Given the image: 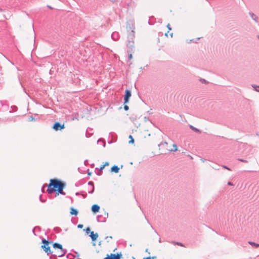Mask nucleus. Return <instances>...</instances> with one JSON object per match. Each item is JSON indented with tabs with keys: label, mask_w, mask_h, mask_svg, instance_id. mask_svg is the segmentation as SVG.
<instances>
[{
	"label": "nucleus",
	"mask_w": 259,
	"mask_h": 259,
	"mask_svg": "<svg viewBox=\"0 0 259 259\" xmlns=\"http://www.w3.org/2000/svg\"><path fill=\"white\" fill-rule=\"evenodd\" d=\"M65 186V183L58 179H51L50 180V183L48 185L47 192L51 194L55 191H57V195H58L59 194L65 195V193L63 191V189Z\"/></svg>",
	"instance_id": "f257e3e1"
},
{
	"label": "nucleus",
	"mask_w": 259,
	"mask_h": 259,
	"mask_svg": "<svg viewBox=\"0 0 259 259\" xmlns=\"http://www.w3.org/2000/svg\"><path fill=\"white\" fill-rule=\"evenodd\" d=\"M42 242L43 244L41 246V247L44 249L45 252L47 253V254L53 252L51 251L50 246L49 245L50 244H52V242L46 240V239H43L42 240Z\"/></svg>",
	"instance_id": "f03ea898"
},
{
	"label": "nucleus",
	"mask_w": 259,
	"mask_h": 259,
	"mask_svg": "<svg viewBox=\"0 0 259 259\" xmlns=\"http://www.w3.org/2000/svg\"><path fill=\"white\" fill-rule=\"evenodd\" d=\"M122 253L121 252L115 253H110V254H107L106 257L104 259H121L122 257Z\"/></svg>",
	"instance_id": "7ed1b4c3"
},
{
	"label": "nucleus",
	"mask_w": 259,
	"mask_h": 259,
	"mask_svg": "<svg viewBox=\"0 0 259 259\" xmlns=\"http://www.w3.org/2000/svg\"><path fill=\"white\" fill-rule=\"evenodd\" d=\"M53 128L56 131L64 128V124H61L59 122H55Z\"/></svg>",
	"instance_id": "20e7f679"
},
{
	"label": "nucleus",
	"mask_w": 259,
	"mask_h": 259,
	"mask_svg": "<svg viewBox=\"0 0 259 259\" xmlns=\"http://www.w3.org/2000/svg\"><path fill=\"white\" fill-rule=\"evenodd\" d=\"M131 96V92L129 90L125 91V94L124 97V103H126L128 102L129 99Z\"/></svg>",
	"instance_id": "39448f33"
},
{
	"label": "nucleus",
	"mask_w": 259,
	"mask_h": 259,
	"mask_svg": "<svg viewBox=\"0 0 259 259\" xmlns=\"http://www.w3.org/2000/svg\"><path fill=\"white\" fill-rule=\"evenodd\" d=\"M65 250L63 248L62 249H58L56 252V255L58 256H62L65 254Z\"/></svg>",
	"instance_id": "423d86ee"
},
{
	"label": "nucleus",
	"mask_w": 259,
	"mask_h": 259,
	"mask_svg": "<svg viewBox=\"0 0 259 259\" xmlns=\"http://www.w3.org/2000/svg\"><path fill=\"white\" fill-rule=\"evenodd\" d=\"M100 210V206L97 204H94L92 206V210L94 213L98 212Z\"/></svg>",
	"instance_id": "0eeeda50"
},
{
	"label": "nucleus",
	"mask_w": 259,
	"mask_h": 259,
	"mask_svg": "<svg viewBox=\"0 0 259 259\" xmlns=\"http://www.w3.org/2000/svg\"><path fill=\"white\" fill-rule=\"evenodd\" d=\"M90 233V237H91L92 240H96L98 237V234L97 233H94L93 231L91 232Z\"/></svg>",
	"instance_id": "6e6552de"
},
{
	"label": "nucleus",
	"mask_w": 259,
	"mask_h": 259,
	"mask_svg": "<svg viewBox=\"0 0 259 259\" xmlns=\"http://www.w3.org/2000/svg\"><path fill=\"white\" fill-rule=\"evenodd\" d=\"M119 170V167H118L117 165H114L111 168V171L115 173H118Z\"/></svg>",
	"instance_id": "1a4fd4ad"
},
{
	"label": "nucleus",
	"mask_w": 259,
	"mask_h": 259,
	"mask_svg": "<svg viewBox=\"0 0 259 259\" xmlns=\"http://www.w3.org/2000/svg\"><path fill=\"white\" fill-rule=\"evenodd\" d=\"M53 246L55 249H63L62 245L60 244L57 243H55L53 244Z\"/></svg>",
	"instance_id": "9d476101"
},
{
	"label": "nucleus",
	"mask_w": 259,
	"mask_h": 259,
	"mask_svg": "<svg viewBox=\"0 0 259 259\" xmlns=\"http://www.w3.org/2000/svg\"><path fill=\"white\" fill-rule=\"evenodd\" d=\"M70 213L72 215H77L78 214V212L75 209H74L73 207H71L70 209Z\"/></svg>",
	"instance_id": "9b49d317"
},
{
	"label": "nucleus",
	"mask_w": 259,
	"mask_h": 259,
	"mask_svg": "<svg viewBox=\"0 0 259 259\" xmlns=\"http://www.w3.org/2000/svg\"><path fill=\"white\" fill-rule=\"evenodd\" d=\"M190 127L194 131L196 132H198V133H200V131L198 129V128H196L195 127H194L193 125H190Z\"/></svg>",
	"instance_id": "f8f14e48"
},
{
	"label": "nucleus",
	"mask_w": 259,
	"mask_h": 259,
	"mask_svg": "<svg viewBox=\"0 0 259 259\" xmlns=\"http://www.w3.org/2000/svg\"><path fill=\"white\" fill-rule=\"evenodd\" d=\"M248 243L251 245L254 246L255 247H259V244H256V243H255L254 242H251V241L248 242Z\"/></svg>",
	"instance_id": "ddd939ff"
},
{
	"label": "nucleus",
	"mask_w": 259,
	"mask_h": 259,
	"mask_svg": "<svg viewBox=\"0 0 259 259\" xmlns=\"http://www.w3.org/2000/svg\"><path fill=\"white\" fill-rule=\"evenodd\" d=\"M129 138L130 139V140L129 141V143H132V144L134 143V140L131 135H130L129 136Z\"/></svg>",
	"instance_id": "4468645a"
},
{
	"label": "nucleus",
	"mask_w": 259,
	"mask_h": 259,
	"mask_svg": "<svg viewBox=\"0 0 259 259\" xmlns=\"http://www.w3.org/2000/svg\"><path fill=\"white\" fill-rule=\"evenodd\" d=\"M174 149H172L171 151H176L178 150L177 146L176 144L173 145Z\"/></svg>",
	"instance_id": "2eb2a0df"
},
{
	"label": "nucleus",
	"mask_w": 259,
	"mask_h": 259,
	"mask_svg": "<svg viewBox=\"0 0 259 259\" xmlns=\"http://www.w3.org/2000/svg\"><path fill=\"white\" fill-rule=\"evenodd\" d=\"M156 256L144 257V259H156Z\"/></svg>",
	"instance_id": "dca6fc26"
},
{
	"label": "nucleus",
	"mask_w": 259,
	"mask_h": 259,
	"mask_svg": "<svg viewBox=\"0 0 259 259\" xmlns=\"http://www.w3.org/2000/svg\"><path fill=\"white\" fill-rule=\"evenodd\" d=\"M85 230L86 233H87V234H88V233H89L90 232H90V231H91V230H90V228L89 227L85 229Z\"/></svg>",
	"instance_id": "f3484780"
},
{
	"label": "nucleus",
	"mask_w": 259,
	"mask_h": 259,
	"mask_svg": "<svg viewBox=\"0 0 259 259\" xmlns=\"http://www.w3.org/2000/svg\"><path fill=\"white\" fill-rule=\"evenodd\" d=\"M105 167V165H104V164H103V165H101V166H100V171H102V170L104 168V167Z\"/></svg>",
	"instance_id": "a211bd4d"
},
{
	"label": "nucleus",
	"mask_w": 259,
	"mask_h": 259,
	"mask_svg": "<svg viewBox=\"0 0 259 259\" xmlns=\"http://www.w3.org/2000/svg\"><path fill=\"white\" fill-rule=\"evenodd\" d=\"M239 160L245 163H247L248 162L247 160L242 159H239Z\"/></svg>",
	"instance_id": "6ab92c4d"
},
{
	"label": "nucleus",
	"mask_w": 259,
	"mask_h": 259,
	"mask_svg": "<svg viewBox=\"0 0 259 259\" xmlns=\"http://www.w3.org/2000/svg\"><path fill=\"white\" fill-rule=\"evenodd\" d=\"M124 109L125 110L127 111L128 110V107L127 105H124Z\"/></svg>",
	"instance_id": "aec40b11"
},
{
	"label": "nucleus",
	"mask_w": 259,
	"mask_h": 259,
	"mask_svg": "<svg viewBox=\"0 0 259 259\" xmlns=\"http://www.w3.org/2000/svg\"><path fill=\"white\" fill-rule=\"evenodd\" d=\"M77 227H78V228H82L83 227V225H82V224H79V225H78Z\"/></svg>",
	"instance_id": "412c9836"
},
{
	"label": "nucleus",
	"mask_w": 259,
	"mask_h": 259,
	"mask_svg": "<svg viewBox=\"0 0 259 259\" xmlns=\"http://www.w3.org/2000/svg\"><path fill=\"white\" fill-rule=\"evenodd\" d=\"M176 244H178V245H180V246H184L183 244L182 243H181L177 242Z\"/></svg>",
	"instance_id": "4be33fe9"
},
{
	"label": "nucleus",
	"mask_w": 259,
	"mask_h": 259,
	"mask_svg": "<svg viewBox=\"0 0 259 259\" xmlns=\"http://www.w3.org/2000/svg\"><path fill=\"white\" fill-rule=\"evenodd\" d=\"M254 88L255 89V91L259 92V87H254Z\"/></svg>",
	"instance_id": "5701e85b"
},
{
	"label": "nucleus",
	"mask_w": 259,
	"mask_h": 259,
	"mask_svg": "<svg viewBox=\"0 0 259 259\" xmlns=\"http://www.w3.org/2000/svg\"><path fill=\"white\" fill-rule=\"evenodd\" d=\"M167 27L168 28V29L169 30H171V28L170 27V25H169V24H168L167 25Z\"/></svg>",
	"instance_id": "b1692460"
},
{
	"label": "nucleus",
	"mask_w": 259,
	"mask_h": 259,
	"mask_svg": "<svg viewBox=\"0 0 259 259\" xmlns=\"http://www.w3.org/2000/svg\"><path fill=\"white\" fill-rule=\"evenodd\" d=\"M133 58V56H132V54H130L129 55V59H132Z\"/></svg>",
	"instance_id": "393cba45"
},
{
	"label": "nucleus",
	"mask_w": 259,
	"mask_h": 259,
	"mask_svg": "<svg viewBox=\"0 0 259 259\" xmlns=\"http://www.w3.org/2000/svg\"><path fill=\"white\" fill-rule=\"evenodd\" d=\"M104 165H105V166H108V165H109V162H106L104 164Z\"/></svg>",
	"instance_id": "a878e982"
},
{
	"label": "nucleus",
	"mask_w": 259,
	"mask_h": 259,
	"mask_svg": "<svg viewBox=\"0 0 259 259\" xmlns=\"http://www.w3.org/2000/svg\"><path fill=\"white\" fill-rule=\"evenodd\" d=\"M228 185H229V186H233V184L231 183V182H228Z\"/></svg>",
	"instance_id": "bb28decb"
},
{
	"label": "nucleus",
	"mask_w": 259,
	"mask_h": 259,
	"mask_svg": "<svg viewBox=\"0 0 259 259\" xmlns=\"http://www.w3.org/2000/svg\"><path fill=\"white\" fill-rule=\"evenodd\" d=\"M168 33H169V31H168L167 33H166L165 34V35L166 37H168Z\"/></svg>",
	"instance_id": "cd10ccee"
},
{
	"label": "nucleus",
	"mask_w": 259,
	"mask_h": 259,
	"mask_svg": "<svg viewBox=\"0 0 259 259\" xmlns=\"http://www.w3.org/2000/svg\"><path fill=\"white\" fill-rule=\"evenodd\" d=\"M224 168L228 169V170H230V168H229L228 167H227V166H224Z\"/></svg>",
	"instance_id": "c85d7f7f"
},
{
	"label": "nucleus",
	"mask_w": 259,
	"mask_h": 259,
	"mask_svg": "<svg viewBox=\"0 0 259 259\" xmlns=\"http://www.w3.org/2000/svg\"><path fill=\"white\" fill-rule=\"evenodd\" d=\"M169 35L171 37H172V33H169Z\"/></svg>",
	"instance_id": "c756f323"
},
{
	"label": "nucleus",
	"mask_w": 259,
	"mask_h": 259,
	"mask_svg": "<svg viewBox=\"0 0 259 259\" xmlns=\"http://www.w3.org/2000/svg\"><path fill=\"white\" fill-rule=\"evenodd\" d=\"M201 81L202 82H204V81H205V80H204V79H201Z\"/></svg>",
	"instance_id": "7c9ffc66"
}]
</instances>
